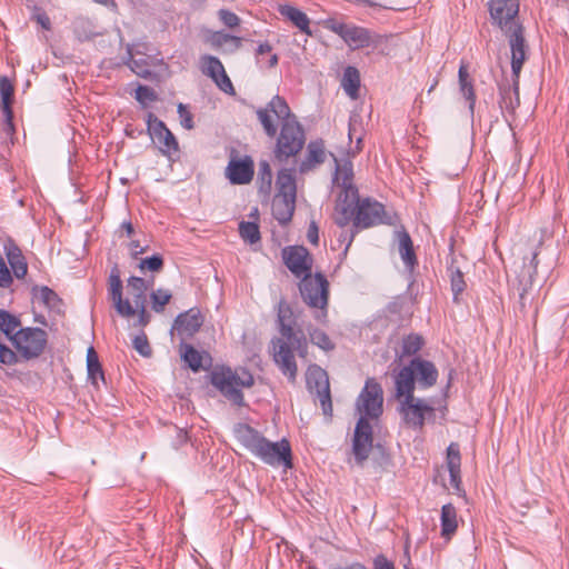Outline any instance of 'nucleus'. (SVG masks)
I'll return each instance as SVG.
<instances>
[{
  "instance_id": "16",
  "label": "nucleus",
  "mask_w": 569,
  "mask_h": 569,
  "mask_svg": "<svg viewBox=\"0 0 569 569\" xmlns=\"http://www.w3.org/2000/svg\"><path fill=\"white\" fill-rule=\"evenodd\" d=\"M372 427L368 419L360 417L353 435L352 452L356 461L362 465L369 457L372 449Z\"/></svg>"
},
{
  "instance_id": "46",
  "label": "nucleus",
  "mask_w": 569,
  "mask_h": 569,
  "mask_svg": "<svg viewBox=\"0 0 569 569\" xmlns=\"http://www.w3.org/2000/svg\"><path fill=\"white\" fill-rule=\"evenodd\" d=\"M134 98L142 106H148L149 103L154 102L158 99V96L152 88L139 84L136 89Z\"/></svg>"
},
{
  "instance_id": "4",
  "label": "nucleus",
  "mask_w": 569,
  "mask_h": 569,
  "mask_svg": "<svg viewBox=\"0 0 569 569\" xmlns=\"http://www.w3.org/2000/svg\"><path fill=\"white\" fill-rule=\"evenodd\" d=\"M233 435L241 446L263 463L273 468L283 467L286 470L292 468V451L287 439L272 442L260 431L243 422L233 427Z\"/></svg>"
},
{
  "instance_id": "51",
  "label": "nucleus",
  "mask_w": 569,
  "mask_h": 569,
  "mask_svg": "<svg viewBox=\"0 0 569 569\" xmlns=\"http://www.w3.org/2000/svg\"><path fill=\"white\" fill-rule=\"evenodd\" d=\"M218 14L221 22L228 28H236L240 23V18L230 10L221 9Z\"/></svg>"
},
{
  "instance_id": "7",
  "label": "nucleus",
  "mask_w": 569,
  "mask_h": 569,
  "mask_svg": "<svg viewBox=\"0 0 569 569\" xmlns=\"http://www.w3.org/2000/svg\"><path fill=\"white\" fill-rule=\"evenodd\" d=\"M302 300L312 309L313 317L319 322H325L328 316L329 282L321 273H311L302 277L299 284Z\"/></svg>"
},
{
  "instance_id": "63",
  "label": "nucleus",
  "mask_w": 569,
  "mask_h": 569,
  "mask_svg": "<svg viewBox=\"0 0 569 569\" xmlns=\"http://www.w3.org/2000/svg\"><path fill=\"white\" fill-rule=\"evenodd\" d=\"M331 569H367V567L360 562H353L347 567H342V566H336Z\"/></svg>"
},
{
  "instance_id": "21",
  "label": "nucleus",
  "mask_w": 569,
  "mask_h": 569,
  "mask_svg": "<svg viewBox=\"0 0 569 569\" xmlns=\"http://www.w3.org/2000/svg\"><path fill=\"white\" fill-rule=\"evenodd\" d=\"M254 174L253 161L250 157L231 159L226 168V176L233 184L249 183Z\"/></svg>"
},
{
  "instance_id": "28",
  "label": "nucleus",
  "mask_w": 569,
  "mask_h": 569,
  "mask_svg": "<svg viewBox=\"0 0 569 569\" xmlns=\"http://www.w3.org/2000/svg\"><path fill=\"white\" fill-rule=\"evenodd\" d=\"M326 153L323 142L311 141L307 147L306 158L299 164V172L306 173L325 162Z\"/></svg>"
},
{
  "instance_id": "31",
  "label": "nucleus",
  "mask_w": 569,
  "mask_h": 569,
  "mask_svg": "<svg viewBox=\"0 0 569 569\" xmlns=\"http://www.w3.org/2000/svg\"><path fill=\"white\" fill-rule=\"evenodd\" d=\"M441 537L451 539L458 529L457 509L452 503H446L441 508L440 516Z\"/></svg>"
},
{
  "instance_id": "50",
  "label": "nucleus",
  "mask_w": 569,
  "mask_h": 569,
  "mask_svg": "<svg viewBox=\"0 0 569 569\" xmlns=\"http://www.w3.org/2000/svg\"><path fill=\"white\" fill-rule=\"evenodd\" d=\"M133 348L143 357H149L151 355V348L148 342L146 335H138L132 340Z\"/></svg>"
},
{
  "instance_id": "32",
  "label": "nucleus",
  "mask_w": 569,
  "mask_h": 569,
  "mask_svg": "<svg viewBox=\"0 0 569 569\" xmlns=\"http://www.w3.org/2000/svg\"><path fill=\"white\" fill-rule=\"evenodd\" d=\"M14 87L6 76L0 77V96L1 109L7 120L11 122L12 119V102H13Z\"/></svg>"
},
{
  "instance_id": "41",
  "label": "nucleus",
  "mask_w": 569,
  "mask_h": 569,
  "mask_svg": "<svg viewBox=\"0 0 569 569\" xmlns=\"http://www.w3.org/2000/svg\"><path fill=\"white\" fill-rule=\"evenodd\" d=\"M239 233L244 241L251 244L260 240L259 227L254 222L242 221L239 224Z\"/></svg>"
},
{
  "instance_id": "27",
  "label": "nucleus",
  "mask_w": 569,
  "mask_h": 569,
  "mask_svg": "<svg viewBox=\"0 0 569 569\" xmlns=\"http://www.w3.org/2000/svg\"><path fill=\"white\" fill-rule=\"evenodd\" d=\"M278 12L297 27L302 33L312 36L310 19L303 11L291 4L284 3L278 6Z\"/></svg>"
},
{
  "instance_id": "20",
  "label": "nucleus",
  "mask_w": 569,
  "mask_h": 569,
  "mask_svg": "<svg viewBox=\"0 0 569 569\" xmlns=\"http://www.w3.org/2000/svg\"><path fill=\"white\" fill-rule=\"evenodd\" d=\"M109 296L113 302L117 312L123 318H131L136 316V310L128 299L122 297V281L120 279L119 270L113 268L109 277Z\"/></svg>"
},
{
  "instance_id": "18",
  "label": "nucleus",
  "mask_w": 569,
  "mask_h": 569,
  "mask_svg": "<svg viewBox=\"0 0 569 569\" xmlns=\"http://www.w3.org/2000/svg\"><path fill=\"white\" fill-rule=\"evenodd\" d=\"M204 317L197 307L181 312L174 319L171 331H176L181 341L193 337L202 327Z\"/></svg>"
},
{
  "instance_id": "2",
  "label": "nucleus",
  "mask_w": 569,
  "mask_h": 569,
  "mask_svg": "<svg viewBox=\"0 0 569 569\" xmlns=\"http://www.w3.org/2000/svg\"><path fill=\"white\" fill-rule=\"evenodd\" d=\"M257 117L264 133L276 137L273 157L277 161L286 162L300 153L306 144V131L284 98L274 96L266 108L257 110Z\"/></svg>"
},
{
  "instance_id": "35",
  "label": "nucleus",
  "mask_w": 569,
  "mask_h": 569,
  "mask_svg": "<svg viewBox=\"0 0 569 569\" xmlns=\"http://www.w3.org/2000/svg\"><path fill=\"white\" fill-rule=\"evenodd\" d=\"M180 355L182 360L192 371L198 372L202 368V355L200 351L194 349L193 346L181 341Z\"/></svg>"
},
{
  "instance_id": "42",
  "label": "nucleus",
  "mask_w": 569,
  "mask_h": 569,
  "mask_svg": "<svg viewBox=\"0 0 569 569\" xmlns=\"http://www.w3.org/2000/svg\"><path fill=\"white\" fill-rule=\"evenodd\" d=\"M259 191L269 194L272 183V171L268 162H261L259 167Z\"/></svg>"
},
{
  "instance_id": "64",
  "label": "nucleus",
  "mask_w": 569,
  "mask_h": 569,
  "mask_svg": "<svg viewBox=\"0 0 569 569\" xmlns=\"http://www.w3.org/2000/svg\"><path fill=\"white\" fill-rule=\"evenodd\" d=\"M38 21L42 24L43 28L49 29L50 21H49V18L47 16L39 17Z\"/></svg>"
},
{
  "instance_id": "57",
  "label": "nucleus",
  "mask_w": 569,
  "mask_h": 569,
  "mask_svg": "<svg viewBox=\"0 0 569 569\" xmlns=\"http://www.w3.org/2000/svg\"><path fill=\"white\" fill-rule=\"evenodd\" d=\"M136 315H138L137 322L134 326L137 327H146L150 322V315L148 313L146 308L134 309Z\"/></svg>"
},
{
  "instance_id": "33",
  "label": "nucleus",
  "mask_w": 569,
  "mask_h": 569,
  "mask_svg": "<svg viewBox=\"0 0 569 569\" xmlns=\"http://www.w3.org/2000/svg\"><path fill=\"white\" fill-rule=\"evenodd\" d=\"M341 86L345 92L351 99L358 98L360 89V74L357 68L349 66L345 69Z\"/></svg>"
},
{
  "instance_id": "36",
  "label": "nucleus",
  "mask_w": 569,
  "mask_h": 569,
  "mask_svg": "<svg viewBox=\"0 0 569 569\" xmlns=\"http://www.w3.org/2000/svg\"><path fill=\"white\" fill-rule=\"evenodd\" d=\"M257 63L261 68H273L278 64V54L272 53V46L269 42H262L256 49Z\"/></svg>"
},
{
  "instance_id": "8",
  "label": "nucleus",
  "mask_w": 569,
  "mask_h": 569,
  "mask_svg": "<svg viewBox=\"0 0 569 569\" xmlns=\"http://www.w3.org/2000/svg\"><path fill=\"white\" fill-rule=\"evenodd\" d=\"M11 343L19 356V362L38 359L48 346V333L38 327L20 328L12 337Z\"/></svg>"
},
{
  "instance_id": "60",
  "label": "nucleus",
  "mask_w": 569,
  "mask_h": 569,
  "mask_svg": "<svg viewBox=\"0 0 569 569\" xmlns=\"http://www.w3.org/2000/svg\"><path fill=\"white\" fill-rule=\"evenodd\" d=\"M450 476V483L453 488H459L461 483V470H448Z\"/></svg>"
},
{
  "instance_id": "3",
  "label": "nucleus",
  "mask_w": 569,
  "mask_h": 569,
  "mask_svg": "<svg viewBox=\"0 0 569 569\" xmlns=\"http://www.w3.org/2000/svg\"><path fill=\"white\" fill-rule=\"evenodd\" d=\"M278 323L280 336L271 339L272 359L288 381L295 383L298 376L295 351L305 358L308 345L302 335H296L293 312L284 300H281L278 305Z\"/></svg>"
},
{
  "instance_id": "14",
  "label": "nucleus",
  "mask_w": 569,
  "mask_h": 569,
  "mask_svg": "<svg viewBox=\"0 0 569 569\" xmlns=\"http://www.w3.org/2000/svg\"><path fill=\"white\" fill-rule=\"evenodd\" d=\"M399 412L402 416L405 423L413 429H421L425 425V417L427 413H432L433 408L422 401L416 399L413 391L410 393L401 395Z\"/></svg>"
},
{
  "instance_id": "53",
  "label": "nucleus",
  "mask_w": 569,
  "mask_h": 569,
  "mask_svg": "<svg viewBox=\"0 0 569 569\" xmlns=\"http://www.w3.org/2000/svg\"><path fill=\"white\" fill-rule=\"evenodd\" d=\"M13 282L10 269L4 259L0 256V288H9Z\"/></svg>"
},
{
  "instance_id": "45",
  "label": "nucleus",
  "mask_w": 569,
  "mask_h": 569,
  "mask_svg": "<svg viewBox=\"0 0 569 569\" xmlns=\"http://www.w3.org/2000/svg\"><path fill=\"white\" fill-rule=\"evenodd\" d=\"M447 467L448 470H461V456L458 443L452 442L447 448Z\"/></svg>"
},
{
  "instance_id": "48",
  "label": "nucleus",
  "mask_w": 569,
  "mask_h": 569,
  "mask_svg": "<svg viewBox=\"0 0 569 569\" xmlns=\"http://www.w3.org/2000/svg\"><path fill=\"white\" fill-rule=\"evenodd\" d=\"M17 363H19V356L16 353V350L0 340V365L14 366Z\"/></svg>"
},
{
  "instance_id": "56",
  "label": "nucleus",
  "mask_w": 569,
  "mask_h": 569,
  "mask_svg": "<svg viewBox=\"0 0 569 569\" xmlns=\"http://www.w3.org/2000/svg\"><path fill=\"white\" fill-rule=\"evenodd\" d=\"M372 569H395V565L385 555H378L372 561Z\"/></svg>"
},
{
  "instance_id": "26",
  "label": "nucleus",
  "mask_w": 569,
  "mask_h": 569,
  "mask_svg": "<svg viewBox=\"0 0 569 569\" xmlns=\"http://www.w3.org/2000/svg\"><path fill=\"white\" fill-rule=\"evenodd\" d=\"M295 208L296 197L274 194L271 204V211L272 216L276 220L279 221L280 224H286L291 220Z\"/></svg>"
},
{
  "instance_id": "11",
  "label": "nucleus",
  "mask_w": 569,
  "mask_h": 569,
  "mask_svg": "<svg viewBox=\"0 0 569 569\" xmlns=\"http://www.w3.org/2000/svg\"><path fill=\"white\" fill-rule=\"evenodd\" d=\"M306 383L309 392L318 397L323 415L331 417L332 401L326 370L318 365H310L306 371Z\"/></svg>"
},
{
  "instance_id": "47",
  "label": "nucleus",
  "mask_w": 569,
  "mask_h": 569,
  "mask_svg": "<svg viewBox=\"0 0 569 569\" xmlns=\"http://www.w3.org/2000/svg\"><path fill=\"white\" fill-rule=\"evenodd\" d=\"M450 272L451 290L453 292L455 299H457V297L466 289V282L463 279V273L460 271V269H453L451 267Z\"/></svg>"
},
{
  "instance_id": "52",
  "label": "nucleus",
  "mask_w": 569,
  "mask_h": 569,
  "mask_svg": "<svg viewBox=\"0 0 569 569\" xmlns=\"http://www.w3.org/2000/svg\"><path fill=\"white\" fill-rule=\"evenodd\" d=\"M178 113H179L181 126L187 130L193 129V127H194L193 117L184 104H182V103L178 104Z\"/></svg>"
},
{
  "instance_id": "44",
  "label": "nucleus",
  "mask_w": 569,
  "mask_h": 569,
  "mask_svg": "<svg viewBox=\"0 0 569 569\" xmlns=\"http://www.w3.org/2000/svg\"><path fill=\"white\" fill-rule=\"evenodd\" d=\"M209 41H210L211 46L214 48H220L230 41L234 43L236 48L241 47V38H239L237 36H232V34H228V33H222V32H213L211 34V37L209 38Z\"/></svg>"
},
{
  "instance_id": "17",
  "label": "nucleus",
  "mask_w": 569,
  "mask_h": 569,
  "mask_svg": "<svg viewBox=\"0 0 569 569\" xmlns=\"http://www.w3.org/2000/svg\"><path fill=\"white\" fill-rule=\"evenodd\" d=\"M200 68L203 74L211 78L223 92L234 94L233 84L228 77L222 62L214 56L204 54L200 58Z\"/></svg>"
},
{
  "instance_id": "37",
  "label": "nucleus",
  "mask_w": 569,
  "mask_h": 569,
  "mask_svg": "<svg viewBox=\"0 0 569 569\" xmlns=\"http://www.w3.org/2000/svg\"><path fill=\"white\" fill-rule=\"evenodd\" d=\"M20 319L7 310L0 309V331L11 341V337L20 329Z\"/></svg>"
},
{
  "instance_id": "34",
  "label": "nucleus",
  "mask_w": 569,
  "mask_h": 569,
  "mask_svg": "<svg viewBox=\"0 0 569 569\" xmlns=\"http://www.w3.org/2000/svg\"><path fill=\"white\" fill-rule=\"evenodd\" d=\"M87 369L88 379L91 381L92 385L98 387L99 380L104 382V373L101 368L99 357L92 347H90L87 352Z\"/></svg>"
},
{
  "instance_id": "29",
  "label": "nucleus",
  "mask_w": 569,
  "mask_h": 569,
  "mask_svg": "<svg viewBox=\"0 0 569 569\" xmlns=\"http://www.w3.org/2000/svg\"><path fill=\"white\" fill-rule=\"evenodd\" d=\"M399 253L409 271H412L418 263L410 234L406 230L397 232Z\"/></svg>"
},
{
  "instance_id": "55",
  "label": "nucleus",
  "mask_w": 569,
  "mask_h": 569,
  "mask_svg": "<svg viewBox=\"0 0 569 569\" xmlns=\"http://www.w3.org/2000/svg\"><path fill=\"white\" fill-rule=\"evenodd\" d=\"M359 229H355L353 226L350 228V230H342L338 237V241L340 244H345V252L348 251L350 248L357 232Z\"/></svg>"
},
{
  "instance_id": "62",
  "label": "nucleus",
  "mask_w": 569,
  "mask_h": 569,
  "mask_svg": "<svg viewBox=\"0 0 569 569\" xmlns=\"http://www.w3.org/2000/svg\"><path fill=\"white\" fill-rule=\"evenodd\" d=\"M121 230H123L127 234V237H131L134 232V229H133V226L131 223V221L127 220V221H123L120 226Z\"/></svg>"
},
{
  "instance_id": "61",
  "label": "nucleus",
  "mask_w": 569,
  "mask_h": 569,
  "mask_svg": "<svg viewBox=\"0 0 569 569\" xmlns=\"http://www.w3.org/2000/svg\"><path fill=\"white\" fill-rule=\"evenodd\" d=\"M129 248L131 250V254L133 257H137L138 254H141L146 251V248L141 247L139 241L137 240H132L130 243H129Z\"/></svg>"
},
{
  "instance_id": "19",
  "label": "nucleus",
  "mask_w": 569,
  "mask_h": 569,
  "mask_svg": "<svg viewBox=\"0 0 569 569\" xmlns=\"http://www.w3.org/2000/svg\"><path fill=\"white\" fill-rule=\"evenodd\" d=\"M511 52V73L516 78H520L523 63L528 59L529 47L525 38V28L506 36Z\"/></svg>"
},
{
  "instance_id": "23",
  "label": "nucleus",
  "mask_w": 569,
  "mask_h": 569,
  "mask_svg": "<svg viewBox=\"0 0 569 569\" xmlns=\"http://www.w3.org/2000/svg\"><path fill=\"white\" fill-rule=\"evenodd\" d=\"M500 106L508 111H513L520 104L519 78L511 74V81L506 80L498 84Z\"/></svg>"
},
{
  "instance_id": "15",
  "label": "nucleus",
  "mask_w": 569,
  "mask_h": 569,
  "mask_svg": "<svg viewBox=\"0 0 569 569\" xmlns=\"http://www.w3.org/2000/svg\"><path fill=\"white\" fill-rule=\"evenodd\" d=\"M282 259L286 267L297 278L308 276L312 271L313 259L302 246H289L282 249Z\"/></svg>"
},
{
  "instance_id": "49",
  "label": "nucleus",
  "mask_w": 569,
  "mask_h": 569,
  "mask_svg": "<svg viewBox=\"0 0 569 569\" xmlns=\"http://www.w3.org/2000/svg\"><path fill=\"white\" fill-rule=\"evenodd\" d=\"M139 268L141 270L160 271L163 268V259L160 254L144 258L140 261Z\"/></svg>"
},
{
  "instance_id": "13",
  "label": "nucleus",
  "mask_w": 569,
  "mask_h": 569,
  "mask_svg": "<svg viewBox=\"0 0 569 569\" xmlns=\"http://www.w3.org/2000/svg\"><path fill=\"white\" fill-rule=\"evenodd\" d=\"M147 127L152 140L157 143L159 151L169 159L179 154V143L174 134L166 123L158 119L152 112L147 116Z\"/></svg>"
},
{
  "instance_id": "58",
  "label": "nucleus",
  "mask_w": 569,
  "mask_h": 569,
  "mask_svg": "<svg viewBox=\"0 0 569 569\" xmlns=\"http://www.w3.org/2000/svg\"><path fill=\"white\" fill-rule=\"evenodd\" d=\"M308 241L315 246L319 242V229L315 221H312L307 231Z\"/></svg>"
},
{
  "instance_id": "5",
  "label": "nucleus",
  "mask_w": 569,
  "mask_h": 569,
  "mask_svg": "<svg viewBox=\"0 0 569 569\" xmlns=\"http://www.w3.org/2000/svg\"><path fill=\"white\" fill-rule=\"evenodd\" d=\"M437 380L436 366L429 360L416 357L395 375L396 398L400 399L403 393L415 392L416 382L420 388L429 389Z\"/></svg>"
},
{
  "instance_id": "39",
  "label": "nucleus",
  "mask_w": 569,
  "mask_h": 569,
  "mask_svg": "<svg viewBox=\"0 0 569 569\" xmlns=\"http://www.w3.org/2000/svg\"><path fill=\"white\" fill-rule=\"evenodd\" d=\"M172 293L168 289H157L150 293L151 308L154 312L161 313L164 307L170 302Z\"/></svg>"
},
{
  "instance_id": "9",
  "label": "nucleus",
  "mask_w": 569,
  "mask_h": 569,
  "mask_svg": "<svg viewBox=\"0 0 569 569\" xmlns=\"http://www.w3.org/2000/svg\"><path fill=\"white\" fill-rule=\"evenodd\" d=\"M520 3L519 0H490L488 2V10L493 26L498 27L505 36L523 29L520 22L519 14Z\"/></svg>"
},
{
  "instance_id": "40",
  "label": "nucleus",
  "mask_w": 569,
  "mask_h": 569,
  "mask_svg": "<svg viewBox=\"0 0 569 569\" xmlns=\"http://www.w3.org/2000/svg\"><path fill=\"white\" fill-rule=\"evenodd\" d=\"M39 299L46 307L51 310H59L62 305V300L59 298V296L47 286H43L39 289Z\"/></svg>"
},
{
  "instance_id": "54",
  "label": "nucleus",
  "mask_w": 569,
  "mask_h": 569,
  "mask_svg": "<svg viewBox=\"0 0 569 569\" xmlns=\"http://www.w3.org/2000/svg\"><path fill=\"white\" fill-rule=\"evenodd\" d=\"M148 287L149 284L143 278L132 276L128 279V288L131 290V293L146 292Z\"/></svg>"
},
{
  "instance_id": "25",
  "label": "nucleus",
  "mask_w": 569,
  "mask_h": 569,
  "mask_svg": "<svg viewBox=\"0 0 569 569\" xmlns=\"http://www.w3.org/2000/svg\"><path fill=\"white\" fill-rule=\"evenodd\" d=\"M458 83L459 91L468 102V109L470 113L473 114L477 96L473 87V80L468 71V63L465 60H461L459 66Z\"/></svg>"
},
{
  "instance_id": "22",
  "label": "nucleus",
  "mask_w": 569,
  "mask_h": 569,
  "mask_svg": "<svg viewBox=\"0 0 569 569\" xmlns=\"http://www.w3.org/2000/svg\"><path fill=\"white\" fill-rule=\"evenodd\" d=\"M3 251L13 276L17 279H23L28 273V263L22 250L12 238H7L4 240Z\"/></svg>"
},
{
  "instance_id": "43",
  "label": "nucleus",
  "mask_w": 569,
  "mask_h": 569,
  "mask_svg": "<svg viewBox=\"0 0 569 569\" xmlns=\"http://www.w3.org/2000/svg\"><path fill=\"white\" fill-rule=\"evenodd\" d=\"M311 342L322 350L330 351L335 348L333 342L329 338V336L319 329L308 330Z\"/></svg>"
},
{
  "instance_id": "12",
  "label": "nucleus",
  "mask_w": 569,
  "mask_h": 569,
  "mask_svg": "<svg viewBox=\"0 0 569 569\" xmlns=\"http://www.w3.org/2000/svg\"><path fill=\"white\" fill-rule=\"evenodd\" d=\"M383 391L373 378H368L356 406L360 417L377 419L382 413Z\"/></svg>"
},
{
  "instance_id": "1",
  "label": "nucleus",
  "mask_w": 569,
  "mask_h": 569,
  "mask_svg": "<svg viewBox=\"0 0 569 569\" xmlns=\"http://www.w3.org/2000/svg\"><path fill=\"white\" fill-rule=\"evenodd\" d=\"M333 183L340 188L335 207V223L341 229L353 223L355 229H368L379 224L392 226L396 216L386 211L385 206L370 197L360 198L353 183V166L348 159L335 158Z\"/></svg>"
},
{
  "instance_id": "38",
  "label": "nucleus",
  "mask_w": 569,
  "mask_h": 569,
  "mask_svg": "<svg viewBox=\"0 0 569 569\" xmlns=\"http://www.w3.org/2000/svg\"><path fill=\"white\" fill-rule=\"evenodd\" d=\"M423 342L425 341L420 335L410 333V335L406 336L402 339L401 356L402 357L415 356L416 353H418L421 350Z\"/></svg>"
},
{
  "instance_id": "10",
  "label": "nucleus",
  "mask_w": 569,
  "mask_h": 569,
  "mask_svg": "<svg viewBox=\"0 0 569 569\" xmlns=\"http://www.w3.org/2000/svg\"><path fill=\"white\" fill-rule=\"evenodd\" d=\"M323 27L338 34L352 49H362L375 42L372 32L363 27L348 24L335 18L323 20Z\"/></svg>"
},
{
  "instance_id": "24",
  "label": "nucleus",
  "mask_w": 569,
  "mask_h": 569,
  "mask_svg": "<svg viewBox=\"0 0 569 569\" xmlns=\"http://www.w3.org/2000/svg\"><path fill=\"white\" fill-rule=\"evenodd\" d=\"M140 44H137L132 48H128L129 60L127 61V64L138 77L148 79L152 76V71L150 69L151 64L149 61L150 57L146 56L144 52L140 50Z\"/></svg>"
},
{
  "instance_id": "59",
  "label": "nucleus",
  "mask_w": 569,
  "mask_h": 569,
  "mask_svg": "<svg viewBox=\"0 0 569 569\" xmlns=\"http://www.w3.org/2000/svg\"><path fill=\"white\" fill-rule=\"evenodd\" d=\"M133 309L146 308V292L132 293Z\"/></svg>"
},
{
  "instance_id": "6",
  "label": "nucleus",
  "mask_w": 569,
  "mask_h": 569,
  "mask_svg": "<svg viewBox=\"0 0 569 569\" xmlns=\"http://www.w3.org/2000/svg\"><path fill=\"white\" fill-rule=\"evenodd\" d=\"M212 386L220 393L238 407H243L244 397L241 388H250L254 383L253 376L246 369L241 373L232 370L230 367H217L210 376Z\"/></svg>"
},
{
  "instance_id": "30",
  "label": "nucleus",
  "mask_w": 569,
  "mask_h": 569,
  "mask_svg": "<svg viewBox=\"0 0 569 569\" xmlns=\"http://www.w3.org/2000/svg\"><path fill=\"white\" fill-rule=\"evenodd\" d=\"M276 194L296 197V170L293 168H283L277 174Z\"/></svg>"
}]
</instances>
